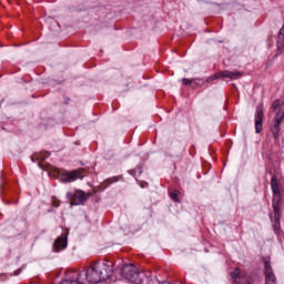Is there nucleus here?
<instances>
[{"label": "nucleus", "instance_id": "obj_1", "mask_svg": "<svg viewBox=\"0 0 284 284\" xmlns=\"http://www.w3.org/2000/svg\"><path fill=\"white\" fill-rule=\"evenodd\" d=\"M111 276L112 267L108 265V262H94L85 273L79 271L71 272L69 278L62 281L60 284H85L84 281L90 284H99L108 281Z\"/></svg>", "mask_w": 284, "mask_h": 284}, {"label": "nucleus", "instance_id": "obj_2", "mask_svg": "<svg viewBox=\"0 0 284 284\" xmlns=\"http://www.w3.org/2000/svg\"><path fill=\"white\" fill-rule=\"evenodd\" d=\"M271 187L273 192L272 205L275 211V221H278V207L281 201H283V186L281 185V181L276 179V175H273L271 179Z\"/></svg>", "mask_w": 284, "mask_h": 284}, {"label": "nucleus", "instance_id": "obj_3", "mask_svg": "<svg viewBox=\"0 0 284 284\" xmlns=\"http://www.w3.org/2000/svg\"><path fill=\"white\" fill-rule=\"evenodd\" d=\"M272 108L274 112H276V115H275V124L271 130L274 139H276L281 130V123H283V119H284V103L281 102L280 100H276L273 102Z\"/></svg>", "mask_w": 284, "mask_h": 284}, {"label": "nucleus", "instance_id": "obj_4", "mask_svg": "<svg viewBox=\"0 0 284 284\" xmlns=\"http://www.w3.org/2000/svg\"><path fill=\"white\" fill-rule=\"evenodd\" d=\"M139 276V268L134 264H124L121 268V277L134 283Z\"/></svg>", "mask_w": 284, "mask_h": 284}, {"label": "nucleus", "instance_id": "obj_5", "mask_svg": "<svg viewBox=\"0 0 284 284\" xmlns=\"http://www.w3.org/2000/svg\"><path fill=\"white\" fill-rule=\"evenodd\" d=\"M221 77L223 79H241V77H243V73L239 71H222L209 78L207 81H216V79H221Z\"/></svg>", "mask_w": 284, "mask_h": 284}, {"label": "nucleus", "instance_id": "obj_6", "mask_svg": "<svg viewBox=\"0 0 284 284\" xmlns=\"http://www.w3.org/2000/svg\"><path fill=\"white\" fill-rule=\"evenodd\" d=\"M263 116H265V113L263 112V103H260L256 108L255 112V131L256 134H260V132L263 130Z\"/></svg>", "mask_w": 284, "mask_h": 284}, {"label": "nucleus", "instance_id": "obj_7", "mask_svg": "<svg viewBox=\"0 0 284 284\" xmlns=\"http://www.w3.org/2000/svg\"><path fill=\"white\" fill-rule=\"evenodd\" d=\"M264 274L266 284H276V276L274 275V270H272V264L270 261L264 260Z\"/></svg>", "mask_w": 284, "mask_h": 284}, {"label": "nucleus", "instance_id": "obj_8", "mask_svg": "<svg viewBox=\"0 0 284 284\" xmlns=\"http://www.w3.org/2000/svg\"><path fill=\"white\" fill-rule=\"evenodd\" d=\"M88 199H90V193L85 194L83 191H77L73 200L71 201V205H83Z\"/></svg>", "mask_w": 284, "mask_h": 284}, {"label": "nucleus", "instance_id": "obj_9", "mask_svg": "<svg viewBox=\"0 0 284 284\" xmlns=\"http://www.w3.org/2000/svg\"><path fill=\"white\" fill-rule=\"evenodd\" d=\"M61 179L63 183H72L78 179H83V175L80 173V171H72L70 173L62 174Z\"/></svg>", "mask_w": 284, "mask_h": 284}, {"label": "nucleus", "instance_id": "obj_10", "mask_svg": "<svg viewBox=\"0 0 284 284\" xmlns=\"http://www.w3.org/2000/svg\"><path fill=\"white\" fill-rule=\"evenodd\" d=\"M65 247H68V237H58L54 242L55 252H59L60 250H65Z\"/></svg>", "mask_w": 284, "mask_h": 284}, {"label": "nucleus", "instance_id": "obj_11", "mask_svg": "<svg viewBox=\"0 0 284 284\" xmlns=\"http://www.w3.org/2000/svg\"><path fill=\"white\" fill-rule=\"evenodd\" d=\"M183 85H191V88L195 89L201 85V80L200 79H191L189 80L187 78L182 79Z\"/></svg>", "mask_w": 284, "mask_h": 284}, {"label": "nucleus", "instance_id": "obj_12", "mask_svg": "<svg viewBox=\"0 0 284 284\" xmlns=\"http://www.w3.org/2000/svg\"><path fill=\"white\" fill-rule=\"evenodd\" d=\"M50 153L42 151L40 153L34 154L33 156H31V160L34 162V159H37L38 161H45V159H49Z\"/></svg>", "mask_w": 284, "mask_h": 284}, {"label": "nucleus", "instance_id": "obj_13", "mask_svg": "<svg viewBox=\"0 0 284 284\" xmlns=\"http://www.w3.org/2000/svg\"><path fill=\"white\" fill-rule=\"evenodd\" d=\"M274 221H275L274 229L278 230V227H281V206H278V220L277 221H276V212L274 211Z\"/></svg>", "mask_w": 284, "mask_h": 284}, {"label": "nucleus", "instance_id": "obj_14", "mask_svg": "<svg viewBox=\"0 0 284 284\" xmlns=\"http://www.w3.org/2000/svg\"><path fill=\"white\" fill-rule=\"evenodd\" d=\"M52 205H53V207H59V200L53 197Z\"/></svg>", "mask_w": 284, "mask_h": 284}, {"label": "nucleus", "instance_id": "obj_15", "mask_svg": "<svg viewBox=\"0 0 284 284\" xmlns=\"http://www.w3.org/2000/svg\"><path fill=\"white\" fill-rule=\"evenodd\" d=\"M178 197H179V194H176V193H171V199L173 200V201H179L178 200Z\"/></svg>", "mask_w": 284, "mask_h": 284}]
</instances>
